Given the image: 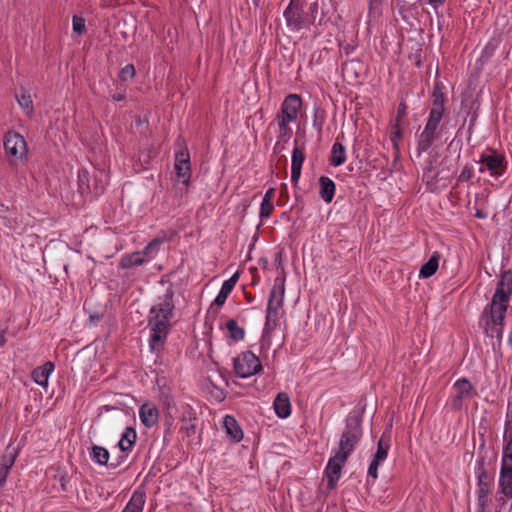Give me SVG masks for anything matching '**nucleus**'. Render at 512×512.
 <instances>
[{
  "label": "nucleus",
  "mask_w": 512,
  "mask_h": 512,
  "mask_svg": "<svg viewBox=\"0 0 512 512\" xmlns=\"http://www.w3.org/2000/svg\"><path fill=\"white\" fill-rule=\"evenodd\" d=\"M164 289L159 293L149 310L147 326L150 330L149 346L152 352L163 349L167 336L172 329L175 316V292L171 283L161 282Z\"/></svg>",
  "instance_id": "nucleus-1"
},
{
  "label": "nucleus",
  "mask_w": 512,
  "mask_h": 512,
  "mask_svg": "<svg viewBox=\"0 0 512 512\" xmlns=\"http://www.w3.org/2000/svg\"><path fill=\"white\" fill-rule=\"evenodd\" d=\"M362 437L361 419L359 417H349L346 420V426L341 434L339 447L336 451L341 458L348 459L358 445Z\"/></svg>",
  "instance_id": "nucleus-2"
},
{
  "label": "nucleus",
  "mask_w": 512,
  "mask_h": 512,
  "mask_svg": "<svg viewBox=\"0 0 512 512\" xmlns=\"http://www.w3.org/2000/svg\"><path fill=\"white\" fill-rule=\"evenodd\" d=\"M506 311L504 306L498 308L485 307L479 320V325L484 329L486 336L491 339L496 338L499 345L502 339Z\"/></svg>",
  "instance_id": "nucleus-3"
},
{
  "label": "nucleus",
  "mask_w": 512,
  "mask_h": 512,
  "mask_svg": "<svg viewBox=\"0 0 512 512\" xmlns=\"http://www.w3.org/2000/svg\"><path fill=\"white\" fill-rule=\"evenodd\" d=\"M233 366L236 375L240 378H248L262 370L259 358L251 351L240 353L234 358Z\"/></svg>",
  "instance_id": "nucleus-4"
},
{
  "label": "nucleus",
  "mask_w": 512,
  "mask_h": 512,
  "mask_svg": "<svg viewBox=\"0 0 512 512\" xmlns=\"http://www.w3.org/2000/svg\"><path fill=\"white\" fill-rule=\"evenodd\" d=\"M511 293L512 272L510 270H506L502 272L500 279L497 283L495 293L492 297V301L486 307L498 308L504 306L507 309Z\"/></svg>",
  "instance_id": "nucleus-5"
},
{
  "label": "nucleus",
  "mask_w": 512,
  "mask_h": 512,
  "mask_svg": "<svg viewBox=\"0 0 512 512\" xmlns=\"http://www.w3.org/2000/svg\"><path fill=\"white\" fill-rule=\"evenodd\" d=\"M106 175L102 171L100 172V178L98 176H90V173L86 169H80L78 171V191L83 195L94 193L95 195L100 194L104 189Z\"/></svg>",
  "instance_id": "nucleus-6"
},
{
  "label": "nucleus",
  "mask_w": 512,
  "mask_h": 512,
  "mask_svg": "<svg viewBox=\"0 0 512 512\" xmlns=\"http://www.w3.org/2000/svg\"><path fill=\"white\" fill-rule=\"evenodd\" d=\"M479 162L484 165L479 168V172L482 173L487 169L492 177L502 176L507 169L505 157L495 152L492 154H482Z\"/></svg>",
  "instance_id": "nucleus-7"
},
{
  "label": "nucleus",
  "mask_w": 512,
  "mask_h": 512,
  "mask_svg": "<svg viewBox=\"0 0 512 512\" xmlns=\"http://www.w3.org/2000/svg\"><path fill=\"white\" fill-rule=\"evenodd\" d=\"M456 394L452 398V408L460 410L464 399H472L477 392L471 382L467 378H460L454 383Z\"/></svg>",
  "instance_id": "nucleus-8"
},
{
  "label": "nucleus",
  "mask_w": 512,
  "mask_h": 512,
  "mask_svg": "<svg viewBox=\"0 0 512 512\" xmlns=\"http://www.w3.org/2000/svg\"><path fill=\"white\" fill-rule=\"evenodd\" d=\"M174 167L177 177L182 180L183 184L188 185L191 176V164L190 153L186 147L176 152Z\"/></svg>",
  "instance_id": "nucleus-9"
},
{
  "label": "nucleus",
  "mask_w": 512,
  "mask_h": 512,
  "mask_svg": "<svg viewBox=\"0 0 512 512\" xmlns=\"http://www.w3.org/2000/svg\"><path fill=\"white\" fill-rule=\"evenodd\" d=\"M303 11L300 3L296 0H291L287 8L284 10V17L287 26L293 31H299L304 25Z\"/></svg>",
  "instance_id": "nucleus-10"
},
{
  "label": "nucleus",
  "mask_w": 512,
  "mask_h": 512,
  "mask_svg": "<svg viewBox=\"0 0 512 512\" xmlns=\"http://www.w3.org/2000/svg\"><path fill=\"white\" fill-rule=\"evenodd\" d=\"M302 106V99L297 94H289L285 97L281 104L278 116L286 118V120L295 121Z\"/></svg>",
  "instance_id": "nucleus-11"
},
{
  "label": "nucleus",
  "mask_w": 512,
  "mask_h": 512,
  "mask_svg": "<svg viewBox=\"0 0 512 512\" xmlns=\"http://www.w3.org/2000/svg\"><path fill=\"white\" fill-rule=\"evenodd\" d=\"M4 149L8 155L22 158L26 154V142L19 133H8L4 139Z\"/></svg>",
  "instance_id": "nucleus-12"
},
{
  "label": "nucleus",
  "mask_w": 512,
  "mask_h": 512,
  "mask_svg": "<svg viewBox=\"0 0 512 512\" xmlns=\"http://www.w3.org/2000/svg\"><path fill=\"white\" fill-rule=\"evenodd\" d=\"M347 460L348 459L346 458H341V456L337 453H335L334 456L329 459L325 468V475L327 478L328 487L330 489H333L336 486L341 475L342 467Z\"/></svg>",
  "instance_id": "nucleus-13"
},
{
  "label": "nucleus",
  "mask_w": 512,
  "mask_h": 512,
  "mask_svg": "<svg viewBox=\"0 0 512 512\" xmlns=\"http://www.w3.org/2000/svg\"><path fill=\"white\" fill-rule=\"evenodd\" d=\"M284 294L285 276L279 275L274 279V284L268 298L267 308L280 310L283 306Z\"/></svg>",
  "instance_id": "nucleus-14"
},
{
  "label": "nucleus",
  "mask_w": 512,
  "mask_h": 512,
  "mask_svg": "<svg viewBox=\"0 0 512 512\" xmlns=\"http://www.w3.org/2000/svg\"><path fill=\"white\" fill-rule=\"evenodd\" d=\"M126 455H121L118 457L116 463L108 464L110 454L109 451L102 446L99 445H92L91 451H90V458L91 460L101 466H108L112 469L117 468L119 465H121L126 460Z\"/></svg>",
  "instance_id": "nucleus-15"
},
{
  "label": "nucleus",
  "mask_w": 512,
  "mask_h": 512,
  "mask_svg": "<svg viewBox=\"0 0 512 512\" xmlns=\"http://www.w3.org/2000/svg\"><path fill=\"white\" fill-rule=\"evenodd\" d=\"M18 457V449L8 445L4 454L0 457V487H2L7 479L10 469Z\"/></svg>",
  "instance_id": "nucleus-16"
},
{
  "label": "nucleus",
  "mask_w": 512,
  "mask_h": 512,
  "mask_svg": "<svg viewBox=\"0 0 512 512\" xmlns=\"http://www.w3.org/2000/svg\"><path fill=\"white\" fill-rule=\"evenodd\" d=\"M305 161V146H298V141L295 140V147L292 151L291 160V181L296 185L300 179L302 165Z\"/></svg>",
  "instance_id": "nucleus-17"
},
{
  "label": "nucleus",
  "mask_w": 512,
  "mask_h": 512,
  "mask_svg": "<svg viewBox=\"0 0 512 512\" xmlns=\"http://www.w3.org/2000/svg\"><path fill=\"white\" fill-rule=\"evenodd\" d=\"M499 491L505 497L512 499V464L501 462Z\"/></svg>",
  "instance_id": "nucleus-18"
},
{
  "label": "nucleus",
  "mask_w": 512,
  "mask_h": 512,
  "mask_svg": "<svg viewBox=\"0 0 512 512\" xmlns=\"http://www.w3.org/2000/svg\"><path fill=\"white\" fill-rule=\"evenodd\" d=\"M139 417L145 427L151 428L158 422L159 412L155 405L145 403L139 409Z\"/></svg>",
  "instance_id": "nucleus-19"
},
{
  "label": "nucleus",
  "mask_w": 512,
  "mask_h": 512,
  "mask_svg": "<svg viewBox=\"0 0 512 512\" xmlns=\"http://www.w3.org/2000/svg\"><path fill=\"white\" fill-rule=\"evenodd\" d=\"M476 474L478 479V490L477 493H491V479L484 467V460H478L476 462Z\"/></svg>",
  "instance_id": "nucleus-20"
},
{
  "label": "nucleus",
  "mask_w": 512,
  "mask_h": 512,
  "mask_svg": "<svg viewBox=\"0 0 512 512\" xmlns=\"http://www.w3.org/2000/svg\"><path fill=\"white\" fill-rule=\"evenodd\" d=\"M54 370V364L50 361L44 365L35 368L32 371V379L40 386L46 387L48 385V378Z\"/></svg>",
  "instance_id": "nucleus-21"
},
{
  "label": "nucleus",
  "mask_w": 512,
  "mask_h": 512,
  "mask_svg": "<svg viewBox=\"0 0 512 512\" xmlns=\"http://www.w3.org/2000/svg\"><path fill=\"white\" fill-rule=\"evenodd\" d=\"M273 405L278 417L287 418L291 414V404L287 393H278Z\"/></svg>",
  "instance_id": "nucleus-22"
},
{
  "label": "nucleus",
  "mask_w": 512,
  "mask_h": 512,
  "mask_svg": "<svg viewBox=\"0 0 512 512\" xmlns=\"http://www.w3.org/2000/svg\"><path fill=\"white\" fill-rule=\"evenodd\" d=\"M146 502L145 492L142 490H135L122 512H143Z\"/></svg>",
  "instance_id": "nucleus-23"
},
{
  "label": "nucleus",
  "mask_w": 512,
  "mask_h": 512,
  "mask_svg": "<svg viewBox=\"0 0 512 512\" xmlns=\"http://www.w3.org/2000/svg\"><path fill=\"white\" fill-rule=\"evenodd\" d=\"M319 186V195L321 199L326 203L332 202L336 190V185L334 181L327 176H321L319 178Z\"/></svg>",
  "instance_id": "nucleus-24"
},
{
  "label": "nucleus",
  "mask_w": 512,
  "mask_h": 512,
  "mask_svg": "<svg viewBox=\"0 0 512 512\" xmlns=\"http://www.w3.org/2000/svg\"><path fill=\"white\" fill-rule=\"evenodd\" d=\"M223 424L226 433L234 442H240L243 439L242 429L233 416L226 415Z\"/></svg>",
  "instance_id": "nucleus-25"
},
{
  "label": "nucleus",
  "mask_w": 512,
  "mask_h": 512,
  "mask_svg": "<svg viewBox=\"0 0 512 512\" xmlns=\"http://www.w3.org/2000/svg\"><path fill=\"white\" fill-rule=\"evenodd\" d=\"M136 431L132 427H127L118 442V447L122 453H128L132 450L136 443Z\"/></svg>",
  "instance_id": "nucleus-26"
},
{
  "label": "nucleus",
  "mask_w": 512,
  "mask_h": 512,
  "mask_svg": "<svg viewBox=\"0 0 512 512\" xmlns=\"http://www.w3.org/2000/svg\"><path fill=\"white\" fill-rule=\"evenodd\" d=\"M438 137L439 134H433L431 132L423 130L421 134L418 136L417 155L421 156L423 152H426Z\"/></svg>",
  "instance_id": "nucleus-27"
},
{
  "label": "nucleus",
  "mask_w": 512,
  "mask_h": 512,
  "mask_svg": "<svg viewBox=\"0 0 512 512\" xmlns=\"http://www.w3.org/2000/svg\"><path fill=\"white\" fill-rule=\"evenodd\" d=\"M440 256L438 253H434L429 260L424 263L420 269L419 276L421 278H429L434 275L439 266Z\"/></svg>",
  "instance_id": "nucleus-28"
},
{
  "label": "nucleus",
  "mask_w": 512,
  "mask_h": 512,
  "mask_svg": "<svg viewBox=\"0 0 512 512\" xmlns=\"http://www.w3.org/2000/svg\"><path fill=\"white\" fill-rule=\"evenodd\" d=\"M145 262L146 260L143 257V252H135L123 256L120 261V267L123 269H128L134 266L142 265Z\"/></svg>",
  "instance_id": "nucleus-29"
},
{
  "label": "nucleus",
  "mask_w": 512,
  "mask_h": 512,
  "mask_svg": "<svg viewBox=\"0 0 512 512\" xmlns=\"http://www.w3.org/2000/svg\"><path fill=\"white\" fill-rule=\"evenodd\" d=\"M390 449V437L383 434L377 443V450L373 456V459L383 462L388 455Z\"/></svg>",
  "instance_id": "nucleus-30"
},
{
  "label": "nucleus",
  "mask_w": 512,
  "mask_h": 512,
  "mask_svg": "<svg viewBox=\"0 0 512 512\" xmlns=\"http://www.w3.org/2000/svg\"><path fill=\"white\" fill-rule=\"evenodd\" d=\"M346 160V149L345 147L339 143L335 142L332 146L330 163L333 166H340Z\"/></svg>",
  "instance_id": "nucleus-31"
},
{
  "label": "nucleus",
  "mask_w": 512,
  "mask_h": 512,
  "mask_svg": "<svg viewBox=\"0 0 512 512\" xmlns=\"http://www.w3.org/2000/svg\"><path fill=\"white\" fill-rule=\"evenodd\" d=\"M279 132H278V139L280 140H286L290 138L292 135V129L290 128L289 124L293 122L292 120H286V118H283L281 116L276 115L275 118Z\"/></svg>",
  "instance_id": "nucleus-32"
},
{
  "label": "nucleus",
  "mask_w": 512,
  "mask_h": 512,
  "mask_svg": "<svg viewBox=\"0 0 512 512\" xmlns=\"http://www.w3.org/2000/svg\"><path fill=\"white\" fill-rule=\"evenodd\" d=\"M226 328L229 332V337L234 341H240L244 339L245 330L238 326L234 319H229L226 323Z\"/></svg>",
  "instance_id": "nucleus-33"
},
{
  "label": "nucleus",
  "mask_w": 512,
  "mask_h": 512,
  "mask_svg": "<svg viewBox=\"0 0 512 512\" xmlns=\"http://www.w3.org/2000/svg\"><path fill=\"white\" fill-rule=\"evenodd\" d=\"M439 177V172L433 167V160L430 159L427 162V166L424 169L423 179L426 180L427 184L436 183Z\"/></svg>",
  "instance_id": "nucleus-34"
},
{
  "label": "nucleus",
  "mask_w": 512,
  "mask_h": 512,
  "mask_svg": "<svg viewBox=\"0 0 512 512\" xmlns=\"http://www.w3.org/2000/svg\"><path fill=\"white\" fill-rule=\"evenodd\" d=\"M164 241L165 239L162 238L153 239L142 251L143 254L153 257L158 252L160 245L163 244Z\"/></svg>",
  "instance_id": "nucleus-35"
},
{
  "label": "nucleus",
  "mask_w": 512,
  "mask_h": 512,
  "mask_svg": "<svg viewBox=\"0 0 512 512\" xmlns=\"http://www.w3.org/2000/svg\"><path fill=\"white\" fill-rule=\"evenodd\" d=\"M180 431L184 433L187 437H190L195 434L196 425L194 424L191 418H183L181 419Z\"/></svg>",
  "instance_id": "nucleus-36"
},
{
  "label": "nucleus",
  "mask_w": 512,
  "mask_h": 512,
  "mask_svg": "<svg viewBox=\"0 0 512 512\" xmlns=\"http://www.w3.org/2000/svg\"><path fill=\"white\" fill-rule=\"evenodd\" d=\"M16 99L23 109H26L28 112L33 111V102L29 93L23 92L21 95H16Z\"/></svg>",
  "instance_id": "nucleus-37"
},
{
  "label": "nucleus",
  "mask_w": 512,
  "mask_h": 512,
  "mask_svg": "<svg viewBox=\"0 0 512 512\" xmlns=\"http://www.w3.org/2000/svg\"><path fill=\"white\" fill-rule=\"evenodd\" d=\"M238 278L239 274L235 273L228 280L224 281V283L221 286L220 292L228 297V295L232 292Z\"/></svg>",
  "instance_id": "nucleus-38"
},
{
  "label": "nucleus",
  "mask_w": 512,
  "mask_h": 512,
  "mask_svg": "<svg viewBox=\"0 0 512 512\" xmlns=\"http://www.w3.org/2000/svg\"><path fill=\"white\" fill-rule=\"evenodd\" d=\"M402 138V130L400 128V124L399 123H395L393 126H392V130H391V133H390V140L391 142L393 143V148L398 151L399 150V145H398V141Z\"/></svg>",
  "instance_id": "nucleus-39"
},
{
  "label": "nucleus",
  "mask_w": 512,
  "mask_h": 512,
  "mask_svg": "<svg viewBox=\"0 0 512 512\" xmlns=\"http://www.w3.org/2000/svg\"><path fill=\"white\" fill-rule=\"evenodd\" d=\"M501 462L512 464V438H506Z\"/></svg>",
  "instance_id": "nucleus-40"
},
{
  "label": "nucleus",
  "mask_w": 512,
  "mask_h": 512,
  "mask_svg": "<svg viewBox=\"0 0 512 512\" xmlns=\"http://www.w3.org/2000/svg\"><path fill=\"white\" fill-rule=\"evenodd\" d=\"M489 494L490 493H477V512H485L489 506Z\"/></svg>",
  "instance_id": "nucleus-41"
},
{
  "label": "nucleus",
  "mask_w": 512,
  "mask_h": 512,
  "mask_svg": "<svg viewBox=\"0 0 512 512\" xmlns=\"http://www.w3.org/2000/svg\"><path fill=\"white\" fill-rule=\"evenodd\" d=\"M134 76H135V68L132 64H127L126 66H124L119 73V78L122 81L131 80L134 78Z\"/></svg>",
  "instance_id": "nucleus-42"
},
{
  "label": "nucleus",
  "mask_w": 512,
  "mask_h": 512,
  "mask_svg": "<svg viewBox=\"0 0 512 512\" xmlns=\"http://www.w3.org/2000/svg\"><path fill=\"white\" fill-rule=\"evenodd\" d=\"M73 31L79 35L83 34L86 31L85 19L80 16H73L72 20Z\"/></svg>",
  "instance_id": "nucleus-43"
},
{
  "label": "nucleus",
  "mask_w": 512,
  "mask_h": 512,
  "mask_svg": "<svg viewBox=\"0 0 512 512\" xmlns=\"http://www.w3.org/2000/svg\"><path fill=\"white\" fill-rule=\"evenodd\" d=\"M274 209L273 202H268L267 200H262L260 206V217L268 218Z\"/></svg>",
  "instance_id": "nucleus-44"
},
{
  "label": "nucleus",
  "mask_w": 512,
  "mask_h": 512,
  "mask_svg": "<svg viewBox=\"0 0 512 512\" xmlns=\"http://www.w3.org/2000/svg\"><path fill=\"white\" fill-rule=\"evenodd\" d=\"M503 438L504 440H506V438H512V409H509L507 412Z\"/></svg>",
  "instance_id": "nucleus-45"
},
{
  "label": "nucleus",
  "mask_w": 512,
  "mask_h": 512,
  "mask_svg": "<svg viewBox=\"0 0 512 512\" xmlns=\"http://www.w3.org/2000/svg\"><path fill=\"white\" fill-rule=\"evenodd\" d=\"M443 113L442 111H439V110H431L430 109V112H429V116H428V122L432 123V124H435L436 126L439 127V124L443 118Z\"/></svg>",
  "instance_id": "nucleus-46"
},
{
  "label": "nucleus",
  "mask_w": 512,
  "mask_h": 512,
  "mask_svg": "<svg viewBox=\"0 0 512 512\" xmlns=\"http://www.w3.org/2000/svg\"><path fill=\"white\" fill-rule=\"evenodd\" d=\"M443 113L442 111H439V110H431L430 109V112H429V116H428V122L432 123V124H435L436 126L439 127V124L443 118Z\"/></svg>",
  "instance_id": "nucleus-47"
},
{
  "label": "nucleus",
  "mask_w": 512,
  "mask_h": 512,
  "mask_svg": "<svg viewBox=\"0 0 512 512\" xmlns=\"http://www.w3.org/2000/svg\"><path fill=\"white\" fill-rule=\"evenodd\" d=\"M406 114H407V105L404 102H400L397 107L395 123L400 124L401 120L406 116Z\"/></svg>",
  "instance_id": "nucleus-48"
},
{
  "label": "nucleus",
  "mask_w": 512,
  "mask_h": 512,
  "mask_svg": "<svg viewBox=\"0 0 512 512\" xmlns=\"http://www.w3.org/2000/svg\"><path fill=\"white\" fill-rule=\"evenodd\" d=\"M382 462L380 461H377L375 459H372L369 467H368V476L369 477H372L373 479H376L378 474H377V471H378V467L379 465L381 464Z\"/></svg>",
  "instance_id": "nucleus-49"
},
{
  "label": "nucleus",
  "mask_w": 512,
  "mask_h": 512,
  "mask_svg": "<svg viewBox=\"0 0 512 512\" xmlns=\"http://www.w3.org/2000/svg\"><path fill=\"white\" fill-rule=\"evenodd\" d=\"M473 176V171H472V168L468 167V166H465L459 177H458V181L460 182H465V181H469Z\"/></svg>",
  "instance_id": "nucleus-50"
},
{
  "label": "nucleus",
  "mask_w": 512,
  "mask_h": 512,
  "mask_svg": "<svg viewBox=\"0 0 512 512\" xmlns=\"http://www.w3.org/2000/svg\"><path fill=\"white\" fill-rule=\"evenodd\" d=\"M278 323L275 322L274 320H266L265 319V325H264V330H263V334L264 336L266 335H270V333L277 327Z\"/></svg>",
  "instance_id": "nucleus-51"
},
{
  "label": "nucleus",
  "mask_w": 512,
  "mask_h": 512,
  "mask_svg": "<svg viewBox=\"0 0 512 512\" xmlns=\"http://www.w3.org/2000/svg\"><path fill=\"white\" fill-rule=\"evenodd\" d=\"M445 97L432 99L431 110H439L444 112Z\"/></svg>",
  "instance_id": "nucleus-52"
},
{
  "label": "nucleus",
  "mask_w": 512,
  "mask_h": 512,
  "mask_svg": "<svg viewBox=\"0 0 512 512\" xmlns=\"http://www.w3.org/2000/svg\"><path fill=\"white\" fill-rule=\"evenodd\" d=\"M266 320H272V321L274 320L275 322L278 323V321H279V310H274V309L267 308Z\"/></svg>",
  "instance_id": "nucleus-53"
},
{
  "label": "nucleus",
  "mask_w": 512,
  "mask_h": 512,
  "mask_svg": "<svg viewBox=\"0 0 512 512\" xmlns=\"http://www.w3.org/2000/svg\"><path fill=\"white\" fill-rule=\"evenodd\" d=\"M226 299H227V296L219 291L218 295L214 299L213 304L220 307V306L224 305Z\"/></svg>",
  "instance_id": "nucleus-54"
},
{
  "label": "nucleus",
  "mask_w": 512,
  "mask_h": 512,
  "mask_svg": "<svg viewBox=\"0 0 512 512\" xmlns=\"http://www.w3.org/2000/svg\"><path fill=\"white\" fill-rule=\"evenodd\" d=\"M444 97V94L441 90V87L439 84H435L434 86V89H433V93H432V98L435 99V98H443Z\"/></svg>",
  "instance_id": "nucleus-55"
},
{
  "label": "nucleus",
  "mask_w": 512,
  "mask_h": 512,
  "mask_svg": "<svg viewBox=\"0 0 512 512\" xmlns=\"http://www.w3.org/2000/svg\"><path fill=\"white\" fill-rule=\"evenodd\" d=\"M3 220H4V225L10 229H14L17 224V222L14 218L3 217Z\"/></svg>",
  "instance_id": "nucleus-56"
},
{
  "label": "nucleus",
  "mask_w": 512,
  "mask_h": 512,
  "mask_svg": "<svg viewBox=\"0 0 512 512\" xmlns=\"http://www.w3.org/2000/svg\"><path fill=\"white\" fill-rule=\"evenodd\" d=\"M274 195H275V189L274 188H269L263 199L262 200H267L268 202H272L273 201V198H274Z\"/></svg>",
  "instance_id": "nucleus-57"
},
{
  "label": "nucleus",
  "mask_w": 512,
  "mask_h": 512,
  "mask_svg": "<svg viewBox=\"0 0 512 512\" xmlns=\"http://www.w3.org/2000/svg\"><path fill=\"white\" fill-rule=\"evenodd\" d=\"M424 130L428 131V132H431L433 134H439L437 132L438 130V126H436L435 124H432L430 122L427 121L425 127H424Z\"/></svg>",
  "instance_id": "nucleus-58"
},
{
  "label": "nucleus",
  "mask_w": 512,
  "mask_h": 512,
  "mask_svg": "<svg viewBox=\"0 0 512 512\" xmlns=\"http://www.w3.org/2000/svg\"><path fill=\"white\" fill-rule=\"evenodd\" d=\"M70 479L65 475L60 478V485L63 491H68V484Z\"/></svg>",
  "instance_id": "nucleus-59"
},
{
  "label": "nucleus",
  "mask_w": 512,
  "mask_h": 512,
  "mask_svg": "<svg viewBox=\"0 0 512 512\" xmlns=\"http://www.w3.org/2000/svg\"><path fill=\"white\" fill-rule=\"evenodd\" d=\"M317 9H318V6H317L316 3L311 4L310 7H309V13H310V16L312 18V21H314L315 18H316Z\"/></svg>",
  "instance_id": "nucleus-60"
},
{
  "label": "nucleus",
  "mask_w": 512,
  "mask_h": 512,
  "mask_svg": "<svg viewBox=\"0 0 512 512\" xmlns=\"http://www.w3.org/2000/svg\"><path fill=\"white\" fill-rule=\"evenodd\" d=\"M112 100L116 101V102L123 101V100H125V95L121 94V93L113 94L112 95Z\"/></svg>",
  "instance_id": "nucleus-61"
},
{
  "label": "nucleus",
  "mask_w": 512,
  "mask_h": 512,
  "mask_svg": "<svg viewBox=\"0 0 512 512\" xmlns=\"http://www.w3.org/2000/svg\"><path fill=\"white\" fill-rule=\"evenodd\" d=\"M5 333H6V329L1 330V332H0V346L1 347L4 346L6 343Z\"/></svg>",
  "instance_id": "nucleus-62"
},
{
  "label": "nucleus",
  "mask_w": 512,
  "mask_h": 512,
  "mask_svg": "<svg viewBox=\"0 0 512 512\" xmlns=\"http://www.w3.org/2000/svg\"><path fill=\"white\" fill-rule=\"evenodd\" d=\"M275 263L277 264V266L281 267L282 272H284V269H283V267L281 266V264H282L281 253H278V254L276 255Z\"/></svg>",
  "instance_id": "nucleus-63"
},
{
  "label": "nucleus",
  "mask_w": 512,
  "mask_h": 512,
  "mask_svg": "<svg viewBox=\"0 0 512 512\" xmlns=\"http://www.w3.org/2000/svg\"><path fill=\"white\" fill-rule=\"evenodd\" d=\"M497 501H498V503H499L501 506H503V505H505V504H506V500H505V496H504V495H503V496H501V497H498V498H497Z\"/></svg>",
  "instance_id": "nucleus-64"
}]
</instances>
